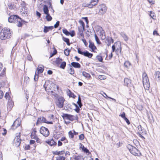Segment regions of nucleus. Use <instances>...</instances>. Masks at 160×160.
Instances as JSON below:
<instances>
[{
    "mask_svg": "<svg viewBox=\"0 0 160 160\" xmlns=\"http://www.w3.org/2000/svg\"><path fill=\"white\" fill-rule=\"evenodd\" d=\"M8 15L10 16V17L8 18V21L9 22L15 23H17V25L18 27H22V24L21 23V22H24V20L22 19L17 15H10V13H9Z\"/></svg>",
    "mask_w": 160,
    "mask_h": 160,
    "instance_id": "1",
    "label": "nucleus"
},
{
    "mask_svg": "<svg viewBox=\"0 0 160 160\" xmlns=\"http://www.w3.org/2000/svg\"><path fill=\"white\" fill-rule=\"evenodd\" d=\"M11 33L10 29L7 28L2 29L0 32V39L2 40H5L10 38Z\"/></svg>",
    "mask_w": 160,
    "mask_h": 160,
    "instance_id": "2",
    "label": "nucleus"
},
{
    "mask_svg": "<svg viewBox=\"0 0 160 160\" xmlns=\"http://www.w3.org/2000/svg\"><path fill=\"white\" fill-rule=\"evenodd\" d=\"M142 78L143 87L145 89L148 90L150 87V83L147 75L145 72L143 74Z\"/></svg>",
    "mask_w": 160,
    "mask_h": 160,
    "instance_id": "3",
    "label": "nucleus"
},
{
    "mask_svg": "<svg viewBox=\"0 0 160 160\" xmlns=\"http://www.w3.org/2000/svg\"><path fill=\"white\" fill-rule=\"evenodd\" d=\"M127 147L132 154L135 156L138 155L139 152V151L135 147L130 144L127 145Z\"/></svg>",
    "mask_w": 160,
    "mask_h": 160,
    "instance_id": "4",
    "label": "nucleus"
},
{
    "mask_svg": "<svg viewBox=\"0 0 160 160\" xmlns=\"http://www.w3.org/2000/svg\"><path fill=\"white\" fill-rule=\"evenodd\" d=\"M64 101L65 99L63 98L62 97H60L56 100V104L59 108H62L63 106Z\"/></svg>",
    "mask_w": 160,
    "mask_h": 160,
    "instance_id": "5",
    "label": "nucleus"
},
{
    "mask_svg": "<svg viewBox=\"0 0 160 160\" xmlns=\"http://www.w3.org/2000/svg\"><path fill=\"white\" fill-rule=\"evenodd\" d=\"M40 132L44 136L48 137L49 134V132L48 129L44 127H42L40 129Z\"/></svg>",
    "mask_w": 160,
    "mask_h": 160,
    "instance_id": "6",
    "label": "nucleus"
},
{
    "mask_svg": "<svg viewBox=\"0 0 160 160\" xmlns=\"http://www.w3.org/2000/svg\"><path fill=\"white\" fill-rule=\"evenodd\" d=\"M14 142L16 147L19 146L21 143L20 133H17L15 136Z\"/></svg>",
    "mask_w": 160,
    "mask_h": 160,
    "instance_id": "7",
    "label": "nucleus"
},
{
    "mask_svg": "<svg viewBox=\"0 0 160 160\" xmlns=\"http://www.w3.org/2000/svg\"><path fill=\"white\" fill-rule=\"evenodd\" d=\"M99 13L100 14H103L107 11V8L104 4L99 5L98 6Z\"/></svg>",
    "mask_w": 160,
    "mask_h": 160,
    "instance_id": "8",
    "label": "nucleus"
},
{
    "mask_svg": "<svg viewBox=\"0 0 160 160\" xmlns=\"http://www.w3.org/2000/svg\"><path fill=\"white\" fill-rule=\"evenodd\" d=\"M78 52L79 54L83 55L85 56L88 57L89 58H91L93 55L92 53H89L88 51H86L85 52H82L79 48L78 49Z\"/></svg>",
    "mask_w": 160,
    "mask_h": 160,
    "instance_id": "9",
    "label": "nucleus"
},
{
    "mask_svg": "<svg viewBox=\"0 0 160 160\" xmlns=\"http://www.w3.org/2000/svg\"><path fill=\"white\" fill-rule=\"evenodd\" d=\"M45 122L47 124H52V122L47 121L46 118L43 117H41L38 118L37 121L36 125H37L39 124V122Z\"/></svg>",
    "mask_w": 160,
    "mask_h": 160,
    "instance_id": "10",
    "label": "nucleus"
},
{
    "mask_svg": "<svg viewBox=\"0 0 160 160\" xmlns=\"http://www.w3.org/2000/svg\"><path fill=\"white\" fill-rule=\"evenodd\" d=\"M36 132L37 131L36 129L34 128L32 131L31 135V137L32 138L34 139L35 140H37L38 139L36 134Z\"/></svg>",
    "mask_w": 160,
    "mask_h": 160,
    "instance_id": "11",
    "label": "nucleus"
},
{
    "mask_svg": "<svg viewBox=\"0 0 160 160\" xmlns=\"http://www.w3.org/2000/svg\"><path fill=\"white\" fill-rule=\"evenodd\" d=\"M64 117L67 118L68 119L71 121H73L75 120L76 118L75 116L71 115L68 114H64Z\"/></svg>",
    "mask_w": 160,
    "mask_h": 160,
    "instance_id": "12",
    "label": "nucleus"
},
{
    "mask_svg": "<svg viewBox=\"0 0 160 160\" xmlns=\"http://www.w3.org/2000/svg\"><path fill=\"white\" fill-rule=\"evenodd\" d=\"M50 82L48 80L45 82L43 87L45 88V90L51 89V86L49 85Z\"/></svg>",
    "mask_w": 160,
    "mask_h": 160,
    "instance_id": "13",
    "label": "nucleus"
},
{
    "mask_svg": "<svg viewBox=\"0 0 160 160\" xmlns=\"http://www.w3.org/2000/svg\"><path fill=\"white\" fill-rule=\"evenodd\" d=\"M70 67H73L76 68H80L81 67L80 64L78 62H72L71 65H69Z\"/></svg>",
    "mask_w": 160,
    "mask_h": 160,
    "instance_id": "14",
    "label": "nucleus"
},
{
    "mask_svg": "<svg viewBox=\"0 0 160 160\" xmlns=\"http://www.w3.org/2000/svg\"><path fill=\"white\" fill-rule=\"evenodd\" d=\"M20 125V123L19 122L18 120H16L13 122L12 125V127L13 129H16Z\"/></svg>",
    "mask_w": 160,
    "mask_h": 160,
    "instance_id": "15",
    "label": "nucleus"
},
{
    "mask_svg": "<svg viewBox=\"0 0 160 160\" xmlns=\"http://www.w3.org/2000/svg\"><path fill=\"white\" fill-rule=\"evenodd\" d=\"M46 142L51 146L56 145L57 144V142L54 141L53 138L50 140H48Z\"/></svg>",
    "mask_w": 160,
    "mask_h": 160,
    "instance_id": "16",
    "label": "nucleus"
},
{
    "mask_svg": "<svg viewBox=\"0 0 160 160\" xmlns=\"http://www.w3.org/2000/svg\"><path fill=\"white\" fill-rule=\"evenodd\" d=\"M89 47L92 49V51L93 52L96 49V47L94 45V43L92 42L91 41H89Z\"/></svg>",
    "mask_w": 160,
    "mask_h": 160,
    "instance_id": "17",
    "label": "nucleus"
},
{
    "mask_svg": "<svg viewBox=\"0 0 160 160\" xmlns=\"http://www.w3.org/2000/svg\"><path fill=\"white\" fill-rule=\"evenodd\" d=\"M138 128L139 132L141 133L142 134H146L145 130L144 128H143L141 125H139Z\"/></svg>",
    "mask_w": 160,
    "mask_h": 160,
    "instance_id": "18",
    "label": "nucleus"
},
{
    "mask_svg": "<svg viewBox=\"0 0 160 160\" xmlns=\"http://www.w3.org/2000/svg\"><path fill=\"white\" fill-rule=\"evenodd\" d=\"M52 153L55 155L60 156L64 154L65 153V151L63 150L60 151H55L53 152Z\"/></svg>",
    "mask_w": 160,
    "mask_h": 160,
    "instance_id": "19",
    "label": "nucleus"
},
{
    "mask_svg": "<svg viewBox=\"0 0 160 160\" xmlns=\"http://www.w3.org/2000/svg\"><path fill=\"white\" fill-rule=\"evenodd\" d=\"M121 36L123 38L124 40L127 41L128 40V38L126 34L123 32H121L120 33Z\"/></svg>",
    "mask_w": 160,
    "mask_h": 160,
    "instance_id": "20",
    "label": "nucleus"
},
{
    "mask_svg": "<svg viewBox=\"0 0 160 160\" xmlns=\"http://www.w3.org/2000/svg\"><path fill=\"white\" fill-rule=\"evenodd\" d=\"M131 81L128 78H125L124 80V84L125 85L128 86L131 83Z\"/></svg>",
    "mask_w": 160,
    "mask_h": 160,
    "instance_id": "21",
    "label": "nucleus"
},
{
    "mask_svg": "<svg viewBox=\"0 0 160 160\" xmlns=\"http://www.w3.org/2000/svg\"><path fill=\"white\" fill-rule=\"evenodd\" d=\"M155 78L157 81H160V72L157 71L155 74Z\"/></svg>",
    "mask_w": 160,
    "mask_h": 160,
    "instance_id": "22",
    "label": "nucleus"
},
{
    "mask_svg": "<svg viewBox=\"0 0 160 160\" xmlns=\"http://www.w3.org/2000/svg\"><path fill=\"white\" fill-rule=\"evenodd\" d=\"M43 11L44 13L45 14H47L49 13V10L48 8V6L46 5H45L43 6Z\"/></svg>",
    "mask_w": 160,
    "mask_h": 160,
    "instance_id": "23",
    "label": "nucleus"
},
{
    "mask_svg": "<svg viewBox=\"0 0 160 160\" xmlns=\"http://www.w3.org/2000/svg\"><path fill=\"white\" fill-rule=\"evenodd\" d=\"M78 34L81 36L83 37L84 35L83 33V30H84L83 28H82V27L81 26L80 27H78Z\"/></svg>",
    "mask_w": 160,
    "mask_h": 160,
    "instance_id": "24",
    "label": "nucleus"
},
{
    "mask_svg": "<svg viewBox=\"0 0 160 160\" xmlns=\"http://www.w3.org/2000/svg\"><path fill=\"white\" fill-rule=\"evenodd\" d=\"M43 66L42 65H40L38 66L37 68L38 73H41L43 72Z\"/></svg>",
    "mask_w": 160,
    "mask_h": 160,
    "instance_id": "25",
    "label": "nucleus"
},
{
    "mask_svg": "<svg viewBox=\"0 0 160 160\" xmlns=\"http://www.w3.org/2000/svg\"><path fill=\"white\" fill-rule=\"evenodd\" d=\"M14 103L12 101V100L8 101L7 104V107L11 109L13 107Z\"/></svg>",
    "mask_w": 160,
    "mask_h": 160,
    "instance_id": "26",
    "label": "nucleus"
},
{
    "mask_svg": "<svg viewBox=\"0 0 160 160\" xmlns=\"http://www.w3.org/2000/svg\"><path fill=\"white\" fill-rule=\"evenodd\" d=\"M106 41L108 42L107 45L109 46L111 43H113V40L111 38H108L106 39Z\"/></svg>",
    "mask_w": 160,
    "mask_h": 160,
    "instance_id": "27",
    "label": "nucleus"
},
{
    "mask_svg": "<svg viewBox=\"0 0 160 160\" xmlns=\"http://www.w3.org/2000/svg\"><path fill=\"white\" fill-rule=\"evenodd\" d=\"M62 59L59 58H57L55 61V63L57 66H58L62 62Z\"/></svg>",
    "mask_w": 160,
    "mask_h": 160,
    "instance_id": "28",
    "label": "nucleus"
},
{
    "mask_svg": "<svg viewBox=\"0 0 160 160\" xmlns=\"http://www.w3.org/2000/svg\"><path fill=\"white\" fill-rule=\"evenodd\" d=\"M6 71V68H4L2 71V72L0 74V78L2 77H3L5 76Z\"/></svg>",
    "mask_w": 160,
    "mask_h": 160,
    "instance_id": "29",
    "label": "nucleus"
},
{
    "mask_svg": "<svg viewBox=\"0 0 160 160\" xmlns=\"http://www.w3.org/2000/svg\"><path fill=\"white\" fill-rule=\"evenodd\" d=\"M82 6L84 7H88L89 8H91L92 6H91L90 3H87L86 2H85L83 3Z\"/></svg>",
    "mask_w": 160,
    "mask_h": 160,
    "instance_id": "30",
    "label": "nucleus"
},
{
    "mask_svg": "<svg viewBox=\"0 0 160 160\" xmlns=\"http://www.w3.org/2000/svg\"><path fill=\"white\" fill-rule=\"evenodd\" d=\"M66 62L64 61L62 62L60 64V65L59 66V67L62 69H64L66 66Z\"/></svg>",
    "mask_w": 160,
    "mask_h": 160,
    "instance_id": "31",
    "label": "nucleus"
},
{
    "mask_svg": "<svg viewBox=\"0 0 160 160\" xmlns=\"http://www.w3.org/2000/svg\"><path fill=\"white\" fill-rule=\"evenodd\" d=\"M5 98L6 99L8 100V101L12 100L9 94V93L8 92H6L5 96Z\"/></svg>",
    "mask_w": 160,
    "mask_h": 160,
    "instance_id": "32",
    "label": "nucleus"
},
{
    "mask_svg": "<svg viewBox=\"0 0 160 160\" xmlns=\"http://www.w3.org/2000/svg\"><path fill=\"white\" fill-rule=\"evenodd\" d=\"M46 18L47 20L48 21H51L52 19V18L51 16H50V14L49 13H48L47 14H46Z\"/></svg>",
    "mask_w": 160,
    "mask_h": 160,
    "instance_id": "33",
    "label": "nucleus"
},
{
    "mask_svg": "<svg viewBox=\"0 0 160 160\" xmlns=\"http://www.w3.org/2000/svg\"><path fill=\"white\" fill-rule=\"evenodd\" d=\"M62 39L65 42L67 43V45L69 46L70 45L69 40L68 38L63 37L62 38Z\"/></svg>",
    "mask_w": 160,
    "mask_h": 160,
    "instance_id": "34",
    "label": "nucleus"
},
{
    "mask_svg": "<svg viewBox=\"0 0 160 160\" xmlns=\"http://www.w3.org/2000/svg\"><path fill=\"white\" fill-rule=\"evenodd\" d=\"M60 140L62 142H63L64 143H67L68 142V140L66 139V138L65 137H62Z\"/></svg>",
    "mask_w": 160,
    "mask_h": 160,
    "instance_id": "35",
    "label": "nucleus"
},
{
    "mask_svg": "<svg viewBox=\"0 0 160 160\" xmlns=\"http://www.w3.org/2000/svg\"><path fill=\"white\" fill-rule=\"evenodd\" d=\"M82 74L83 76L87 78H89L91 77L89 74L85 72H82Z\"/></svg>",
    "mask_w": 160,
    "mask_h": 160,
    "instance_id": "36",
    "label": "nucleus"
},
{
    "mask_svg": "<svg viewBox=\"0 0 160 160\" xmlns=\"http://www.w3.org/2000/svg\"><path fill=\"white\" fill-rule=\"evenodd\" d=\"M124 65L125 67L128 68L130 66L131 63L128 61H126L124 62Z\"/></svg>",
    "mask_w": 160,
    "mask_h": 160,
    "instance_id": "37",
    "label": "nucleus"
},
{
    "mask_svg": "<svg viewBox=\"0 0 160 160\" xmlns=\"http://www.w3.org/2000/svg\"><path fill=\"white\" fill-rule=\"evenodd\" d=\"M65 158L62 156H58L56 157V160H65Z\"/></svg>",
    "mask_w": 160,
    "mask_h": 160,
    "instance_id": "38",
    "label": "nucleus"
},
{
    "mask_svg": "<svg viewBox=\"0 0 160 160\" xmlns=\"http://www.w3.org/2000/svg\"><path fill=\"white\" fill-rule=\"evenodd\" d=\"M79 22L82 26V28L84 30L85 29V24L83 22L82 20H80L79 21Z\"/></svg>",
    "mask_w": 160,
    "mask_h": 160,
    "instance_id": "39",
    "label": "nucleus"
},
{
    "mask_svg": "<svg viewBox=\"0 0 160 160\" xmlns=\"http://www.w3.org/2000/svg\"><path fill=\"white\" fill-rule=\"evenodd\" d=\"M95 38V40L97 42V43L98 44H100L101 43V42H100L98 37L96 34H94Z\"/></svg>",
    "mask_w": 160,
    "mask_h": 160,
    "instance_id": "40",
    "label": "nucleus"
},
{
    "mask_svg": "<svg viewBox=\"0 0 160 160\" xmlns=\"http://www.w3.org/2000/svg\"><path fill=\"white\" fill-rule=\"evenodd\" d=\"M62 32L66 35H69L70 34V32L66 29H63L62 30Z\"/></svg>",
    "mask_w": 160,
    "mask_h": 160,
    "instance_id": "41",
    "label": "nucleus"
},
{
    "mask_svg": "<svg viewBox=\"0 0 160 160\" xmlns=\"http://www.w3.org/2000/svg\"><path fill=\"white\" fill-rule=\"evenodd\" d=\"M68 72L71 75L74 74V71L72 67H70V68L68 71Z\"/></svg>",
    "mask_w": 160,
    "mask_h": 160,
    "instance_id": "42",
    "label": "nucleus"
},
{
    "mask_svg": "<svg viewBox=\"0 0 160 160\" xmlns=\"http://www.w3.org/2000/svg\"><path fill=\"white\" fill-rule=\"evenodd\" d=\"M70 51V50L69 49H66L64 51V53L67 56H68L69 54V52Z\"/></svg>",
    "mask_w": 160,
    "mask_h": 160,
    "instance_id": "43",
    "label": "nucleus"
},
{
    "mask_svg": "<svg viewBox=\"0 0 160 160\" xmlns=\"http://www.w3.org/2000/svg\"><path fill=\"white\" fill-rule=\"evenodd\" d=\"M82 149L83 151H84L86 153L89 152V150L87 148H85L83 145L82 146Z\"/></svg>",
    "mask_w": 160,
    "mask_h": 160,
    "instance_id": "44",
    "label": "nucleus"
},
{
    "mask_svg": "<svg viewBox=\"0 0 160 160\" xmlns=\"http://www.w3.org/2000/svg\"><path fill=\"white\" fill-rule=\"evenodd\" d=\"M68 134H69V137H70V138H73V137H74L73 134L71 131H70L68 132Z\"/></svg>",
    "mask_w": 160,
    "mask_h": 160,
    "instance_id": "45",
    "label": "nucleus"
},
{
    "mask_svg": "<svg viewBox=\"0 0 160 160\" xmlns=\"http://www.w3.org/2000/svg\"><path fill=\"white\" fill-rule=\"evenodd\" d=\"M8 7L9 9H13L14 8V5L11 3H9L8 5Z\"/></svg>",
    "mask_w": 160,
    "mask_h": 160,
    "instance_id": "46",
    "label": "nucleus"
},
{
    "mask_svg": "<svg viewBox=\"0 0 160 160\" xmlns=\"http://www.w3.org/2000/svg\"><path fill=\"white\" fill-rule=\"evenodd\" d=\"M38 73L37 74L36 73V72L35 74L34 77V80L36 81H38Z\"/></svg>",
    "mask_w": 160,
    "mask_h": 160,
    "instance_id": "47",
    "label": "nucleus"
},
{
    "mask_svg": "<svg viewBox=\"0 0 160 160\" xmlns=\"http://www.w3.org/2000/svg\"><path fill=\"white\" fill-rule=\"evenodd\" d=\"M84 138V135L83 134H82L79 136V139L80 140H82Z\"/></svg>",
    "mask_w": 160,
    "mask_h": 160,
    "instance_id": "48",
    "label": "nucleus"
},
{
    "mask_svg": "<svg viewBox=\"0 0 160 160\" xmlns=\"http://www.w3.org/2000/svg\"><path fill=\"white\" fill-rule=\"evenodd\" d=\"M75 35V31L74 30L72 31L70 33V32L69 35H70L72 37L74 36Z\"/></svg>",
    "mask_w": 160,
    "mask_h": 160,
    "instance_id": "49",
    "label": "nucleus"
},
{
    "mask_svg": "<svg viewBox=\"0 0 160 160\" xmlns=\"http://www.w3.org/2000/svg\"><path fill=\"white\" fill-rule=\"evenodd\" d=\"M60 22L59 21L57 22L54 25V27L55 28H57L58 27L59 25Z\"/></svg>",
    "mask_w": 160,
    "mask_h": 160,
    "instance_id": "50",
    "label": "nucleus"
},
{
    "mask_svg": "<svg viewBox=\"0 0 160 160\" xmlns=\"http://www.w3.org/2000/svg\"><path fill=\"white\" fill-rule=\"evenodd\" d=\"M98 60L100 62H102L103 60L102 57L100 56H98L97 57Z\"/></svg>",
    "mask_w": 160,
    "mask_h": 160,
    "instance_id": "51",
    "label": "nucleus"
},
{
    "mask_svg": "<svg viewBox=\"0 0 160 160\" xmlns=\"http://www.w3.org/2000/svg\"><path fill=\"white\" fill-rule=\"evenodd\" d=\"M49 31V30L48 29L47 26H45L44 28L43 31L45 33H47Z\"/></svg>",
    "mask_w": 160,
    "mask_h": 160,
    "instance_id": "52",
    "label": "nucleus"
},
{
    "mask_svg": "<svg viewBox=\"0 0 160 160\" xmlns=\"http://www.w3.org/2000/svg\"><path fill=\"white\" fill-rule=\"evenodd\" d=\"M119 116H121L123 119L124 118L126 117L125 113L123 112L122 114L119 115Z\"/></svg>",
    "mask_w": 160,
    "mask_h": 160,
    "instance_id": "53",
    "label": "nucleus"
},
{
    "mask_svg": "<svg viewBox=\"0 0 160 160\" xmlns=\"http://www.w3.org/2000/svg\"><path fill=\"white\" fill-rule=\"evenodd\" d=\"M90 4V5L91 6V8H92L94 6H95L97 4V2H93L92 3H91V2H89Z\"/></svg>",
    "mask_w": 160,
    "mask_h": 160,
    "instance_id": "54",
    "label": "nucleus"
},
{
    "mask_svg": "<svg viewBox=\"0 0 160 160\" xmlns=\"http://www.w3.org/2000/svg\"><path fill=\"white\" fill-rule=\"evenodd\" d=\"M98 78L101 80H104L105 79V77L102 75H99L98 76Z\"/></svg>",
    "mask_w": 160,
    "mask_h": 160,
    "instance_id": "55",
    "label": "nucleus"
},
{
    "mask_svg": "<svg viewBox=\"0 0 160 160\" xmlns=\"http://www.w3.org/2000/svg\"><path fill=\"white\" fill-rule=\"evenodd\" d=\"M82 41L84 43L85 45L86 46H87L88 45V43L87 42L86 40L85 39H82Z\"/></svg>",
    "mask_w": 160,
    "mask_h": 160,
    "instance_id": "56",
    "label": "nucleus"
},
{
    "mask_svg": "<svg viewBox=\"0 0 160 160\" xmlns=\"http://www.w3.org/2000/svg\"><path fill=\"white\" fill-rule=\"evenodd\" d=\"M124 120L129 125L130 124V122H129L128 119L126 118L125 117L124 118Z\"/></svg>",
    "mask_w": 160,
    "mask_h": 160,
    "instance_id": "57",
    "label": "nucleus"
},
{
    "mask_svg": "<svg viewBox=\"0 0 160 160\" xmlns=\"http://www.w3.org/2000/svg\"><path fill=\"white\" fill-rule=\"evenodd\" d=\"M61 141L58 140V146H61L62 145V142H61Z\"/></svg>",
    "mask_w": 160,
    "mask_h": 160,
    "instance_id": "58",
    "label": "nucleus"
},
{
    "mask_svg": "<svg viewBox=\"0 0 160 160\" xmlns=\"http://www.w3.org/2000/svg\"><path fill=\"white\" fill-rule=\"evenodd\" d=\"M77 103L78 104V106L80 108H81L82 106V104L81 101H78L77 102Z\"/></svg>",
    "mask_w": 160,
    "mask_h": 160,
    "instance_id": "59",
    "label": "nucleus"
},
{
    "mask_svg": "<svg viewBox=\"0 0 160 160\" xmlns=\"http://www.w3.org/2000/svg\"><path fill=\"white\" fill-rule=\"evenodd\" d=\"M141 133L138 132V134L139 136V137L141 138L142 139H145V138L142 135Z\"/></svg>",
    "mask_w": 160,
    "mask_h": 160,
    "instance_id": "60",
    "label": "nucleus"
},
{
    "mask_svg": "<svg viewBox=\"0 0 160 160\" xmlns=\"http://www.w3.org/2000/svg\"><path fill=\"white\" fill-rule=\"evenodd\" d=\"M3 96V92L0 90V99H1Z\"/></svg>",
    "mask_w": 160,
    "mask_h": 160,
    "instance_id": "61",
    "label": "nucleus"
},
{
    "mask_svg": "<svg viewBox=\"0 0 160 160\" xmlns=\"http://www.w3.org/2000/svg\"><path fill=\"white\" fill-rule=\"evenodd\" d=\"M82 19L85 20V21L86 22L87 24H88L89 22L87 17L82 18Z\"/></svg>",
    "mask_w": 160,
    "mask_h": 160,
    "instance_id": "62",
    "label": "nucleus"
},
{
    "mask_svg": "<svg viewBox=\"0 0 160 160\" xmlns=\"http://www.w3.org/2000/svg\"><path fill=\"white\" fill-rule=\"evenodd\" d=\"M153 35H156V36H159V34L158 33V32L156 30H155L153 31Z\"/></svg>",
    "mask_w": 160,
    "mask_h": 160,
    "instance_id": "63",
    "label": "nucleus"
},
{
    "mask_svg": "<svg viewBox=\"0 0 160 160\" xmlns=\"http://www.w3.org/2000/svg\"><path fill=\"white\" fill-rule=\"evenodd\" d=\"M80 157L79 156H74V159L75 160H79Z\"/></svg>",
    "mask_w": 160,
    "mask_h": 160,
    "instance_id": "64",
    "label": "nucleus"
}]
</instances>
